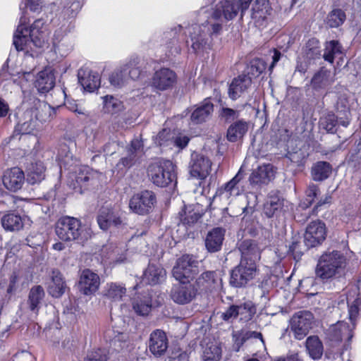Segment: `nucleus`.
I'll use <instances>...</instances> for the list:
<instances>
[{
  "label": "nucleus",
  "instance_id": "2",
  "mask_svg": "<svg viewBox=\"0 0 361 361\" xmlns=\"http://www.w3.org/2000/svg\"><path fill=\"white\" fill-rule=\"evenodd\" d=\"M197 22L185 27L183 32L187 37L185 42L189 50L203 56L212 49L213 37L219 35H212L207 22L200 20L199 13H197Z\"/></svg>",
  "mask_w": 361,
  "mask_h": 361
},
{
  "label": "nucleus",
  "instance_id": "25",
  "mask_svg": "<svg viewBox=\"0 0 361 361\" xmlns=\"http://www.w3.org/2000/svg\"><path fill=\"white\" fill-rule=\"evenodd\" d=\"M143 154V144L140 140L134 139L127 149L126 157L121 158L118 164L130 168L136 164Z\"/></svg>",
  "mask_w": 361,
  "mask_h": 361
},
{
  "label": "nucleus",
  "instance_id": "60",
  "mask_svg": "<svg viewBox=\"0 0 361 361\" xmlns=\"http://www.w3.org/2000/svg\"><path fill=\"white\" fill-rule=\"evenodd\" d=\"M266 69V63L262 59H255L251 63L248 69V75L252 77H258Z\"/></svg>",
  "mask_w": 361,
  "mask_h": 361
},
{
  "label": "nucleus",
  "instance_id": "20",
  "mask_svg": "<svg viewBox=\"0 0 361 361\" xmlns=\"http://www.w3.org/2000/svg\"><path fill=\"white\" fill-rule=\"evenodd\" d=\"M79 83L89 92L97 90L100 85V76L98 73L87 68H80L78 73Z\"/></svg>",
  "mask_w": 361,
  "mask_h": 361
},
{
  "label": "nucleus",
  "instance_id": "50",
  "mask_svg": "<svg viewBox=\"0 0 361 361\" xmlns=\"http://www.w3.org/2000/svg\"><path fill=\"white\" fill-rule=\"evenodd\" d=\"M240 177L237 174L230 181L226 183L224 186L219 189V193L224 198H230L232 196H237L239 195V188L237 186L240 180Z\"/></svg>",
  "mask_w": 361,
  "mask_h": 361
},
{
  "label": "nucleus",
  "instance_id": "16",
  "mask_svg": "<svg viewBox=\"0 0 361 361\" xmlns=\"http://www.w3.org/2000/svg\"><path fill=\"white\" fill-rule=\"evenodd\" d=\"M212 162L201 154H192L190 173L194 178L204 179L210 173Z\"/></svg>",
  "mask_w": 361,
  "mask_h": 361
},
{
  "label": "nucleus",
  "instance_id": "38",
  "mask_svg": "<svg viewBox=\"0 0 361 361\" xmlns=\"http://www.w3.org/2000/svg\"><path fill=\"white\" fill-rule=\"evenodd\" d=\"M45 171L46 168L41 161L32 164L27 171V182L31 185L40 183L44 179Z\"/></svg>",
  "mask_w": 361,
  "mask_h": 361
},
{
  "label": "nucleus",
  "instance_id": "5",
  "mask_svg": "<svg viewBox=\"0 0 361 361\" xmlns=\"http://www.w3.org/2000/svg\"><path fill=\"white\" fill-rule=\"evenodd\" d=\"M346 265V258L339 251L324 252L319 259L315 274L322 281H327L340 274Z\"/></svg>",
  "mask_w": 361,
  "mask_h": 361
},
{
  "label": "nucleus",
  "instance_id": "3",
  "mask_svg": "<svg viewBox=\"0 0 361 361\" xmlns=\"http://www.w3.org/2000/svg\"><path fill=\"white\" fill-rule=\"evenodd\" d=\"M55 232L62 241H73L82 245L92 236V231L89 227L82 225L78 219L68 216L58 220Z\"/></svg>",
  "mask_w": 361,
  "mask_h": 361
},
{
  "label": "nucleus",
  "instance_id": "48",
  "mask_svg": "<svg viewBox=\"0 0 361 361\" xmlns=\"http://www.w3.org/2000/svg\"><path fill=\"white\" fill-rule=\"evenodd\" d=\"M306 348L314 360L319 359L323 354V345L317 336H310L306 341Z\"/></svg>",
  "mask_w": 361,
  "mask_h": 361
},
{
  "label": "nucleus",
  "instance_id": "34",
  "mask_svg": "<svg viewBox=\"0 0 361 361\" xmlns=\"http://www.w3.org/2000/svg\"><path fill=\"white\" fill-rule=\"evenodd\" d=\"M133 308L141 316L147 315L152 310V295L149 291L137 294L133 299Z\"/></svg>",
  "mask_w": 361,
  "mask_h": 361
},
{
  "label": "nucleus",
  "instance_id": "35",
  "mask_svg": "<svg viewBox=\"0 0 361 361\" xmlns=\"http://www.w3.org/2000/svg\"><path fill=\"white\" fill-rule=\"evenodd\" d=\"M225 231L221 228H214L209 231L205 239V246L210 252L220 250L224 239Z\"/></svg>",
  "mask_w": 361,
  "mask_h": 361
},
{
  "label": "nucleus",
  "instance_id": "9",
  "mask_svg": "<svg viewBox=\"0 0 361 361\" xmlns=\"http://www.w3.org/2000/svg\"><path fill=\"white\" fill-rule=\"evenodd\" d=\"M156 202V196L152 191L144 190L130 198L129 207L137 214L146 215L152 211Z\"/></svg>",
  "mask_w": 361,
  "mask_h": 361
},
{
  "label": "nucleus",
  "instance_id": "47",
  "mask_svg": "<svg viewBox=\"0 0 361 361\" xmlns=\"http://www.w3.org/2000/svg\"><path fill=\"white\" fill-rule=\"evenodd\" d=\"M331 173V166L326 161H319L312 168V176L315 181H322L326 179Z\"/></svg>",
  "mask_w": 361,
  "mask_h": 361
},
{
  "label": "nucleus",
  "instance_id": "33",
  "mask_svg": "<svg viewBox=\"0 0 361 361\" xmlns=\"http://www.w3.org/2000/svg\"><path fill=\"white\" fill-rule=\"evenodd\" d=\"M166 276L165 270L158 264H149L142 276V282L149 285L161 283Z\"/></svg>",
  "mask_w": 361,
  "mask_h": 361
},
{
  "label": "nucleus",
  "instance_id": "12",
  "mask_svg": "<svg viewBox=\"0 0 361 361\" xmlns=\"http://www.w3.org/2000/svg\"><path fill=\"white\" fill-rule=\"evenodd\" d=\"M97 223L99 228L104 231L124 224L121 212L107 207L100 209L97 216Z\"/></svg>",
  "mask_w": 361,
  "mask_h": 361
},
{
  "label": "nucleus",
  "instance_id": "29",
  "mask_svg": "<svg viewBox=\"0 0 361 361\" xmlns=\"http://www.w3.org/2000/svg\"><path fill=\"white\" fill-rule=\"evenodd\" d=\"M29 110H34V119L36 122H47L52 119L56 114L55 109L44 102L35 100L33 106L27 108Z\"/></svg>",
  "mask_w": 361,
  "mask_h": 361
},
{
  "label": "nucleus",
  "instance_id": "46",
  "mask_svg": "<svg viewBox=\"0 0 361 361\" xmlns=\"http://www.w3.org/2000/svg\"><path fill=\"white\" fill-rule=\"evenodd\" d=\"M4 228L10 231H18L23 227L22 217L15 213H8L1 218Z\"/></svg>",
  "mask_w": 361,
  "mask_h": 361
},
{
  "label": "nucleus",
  "instance_id": "40",
  "mask_svg": "<svg viewBox=\"0 0 361 361\" xmlns=\"http://www.w3.org/2000/svg\"><path fill=\"white\" fill-rule=\"evenodd\" d=\"M66 283L62 274L57 270L52 271L51 282L49 286L48 292L54 298L61 297L65 292Z\"/></svg>",
  "mask_w": 361,
  "mask_h": 361
},
{
  "label": "nucleus",
  "instance_id": "55",
  "mask_svg": "<svg viewBox=\"0 0 361 361\" xmlns=\"http://www.w3.org/2000/svg\"><path fill=\"white\" fill-rule=\"evenodd\" d=\"M341 54V46L338 42L332 40L329 42L325 48L324 59L325 61L333 63L334 55Z\"/></svg>",
  "mask_w": 361,
  "mask_h": 361
},
{
  "label": "nucleus",
  "instance_id": "24",
  "mask_svg": "<svg viewBox=\"0 0 361 361\" xmlns=\"http://www.w3.org/2000/svg\"><path fill=\"white\" fill-rule=\"evenodd\" d=\"M143 154V144L140 140L134 139L127 149L126 157L121 158L118 164L130 168L136 164Z\"/></svg>",
  "mask_w": 361,
  "mask_h": 361
},
{
  "label": "nucleus",
  "instance_id": "7",
  "mask_svg": "<svg viewBox=\"0 0 361 361\" xmlns=\"http://www.w3.org/2000/svg\"><path fill=\"white\" fill-rule=\"evenodd\" d=\"M257 272L256 263L241 259L239 265L231 271L230 283L236 288L243 287L255 278Z\"/></svg>",
  "mask_w": 361,
  "mask_h": 361
},
{
  "label": "nucleus",
  "instance_id": "26",
  "mask_svg": "<svg viewBox=\"0 0 361 361\" xmlns=\"http://www.w3.org/2000/svg\"><path fill=\"white\" fill-rule=\"evenodd\" d=\"M274 172L273 166L268 164L259 166L254 170L250 174L249 180L251 185L254 186H260L266 185L273 178Z\"/></svg>",
  "mask_w": 361,
  "mask_h": 361
},
{
  "label": "nucleus",
  "instance_id": "22",
  "mask_svg": "<svg viewBox=\"0 0 361 361\" xmlns=\"http://www.w3.org/2000/svg\"><path fill=\"white\" fill-rule=\"evenodd\" d=\"M143 154V144L140 140L134 139L127 149L126 157L121 158L118 164L130 168L136 164Z\"/></svg>",
  "mask_w": 361,
  "mask_h": 361
},
{
  "label": "nucleus",
  "instance_id": "11",
  "mask_svg": "<svg viewBox=\"0 0 361 361\" xmlns=\"http://www.w3.org/2000/svg\"><path fill=\"white\" fill-rule=\"evenodd\" d=\"M314 317L308 311H301L295 314L290 319V329L295 338L302 339L312 328Z\"/></svg>",
  "mask_w": 361,
  "mask_h": 361
},
{
  "label": "nucleus",
  "instance_id": "37",
  "mask_svg": "<svg viewBox=\"0 0 361 361\" xmlns=\"http://www.w3.org/2000/svg\"><path fill=\"white\" fill-rule=\"evenodd\" d=\"M352 300V293L348 295L347 297L341 296L340 300L338 302V307L343 305L345 306V303L348 307V317L349 319L352 322L353 326L355 325V321L358 316L359 307L361 305V300L359 297H357L353 301Z\"/></svg>",
  "mask_w": 361,
  "mask_h": 361
},
{
  "label": "nucleus",
  "instance_id": "59",
  "mask_svg": "<svg viewBox=\"0 0 361 361\" xmlns=\"http://www.w3.org/2000/svg\"><path fill=\"white\" fill-rule=\"evenodd\" d=\"M319 193V188L317 185L310 184L306 191L307 198L299 205L300 209H305L308 208L313 202L314 198Z\"/></svg>",
  "mask_w": 361,
  "mask_h": 361
},
{
  "label": "nucleus",
  "instance_id": "39",
  "mask_svg": "<svg viewBox=\"0 0 361 361\" xmlns=\"http://www.w3.org/2000/svg\"><path fill=\"white\" fill-rule=\"evenodd\" d=\"M213 110V104L209 101H204L202 104L192 111L190 119L196 124L205 122L211 116Z\"/></svg>",
  "mask_w": 361,
  "mask_h": 361
},
{
  "label": "nucleus",
  "instance_id": "13",
  "mask_svg": "<svg viewBox=\"0 0 361 361\" xmlns=\"http://www.w3.org/2000/svg\"><path fill=\"white\" fill-rule=\"evenodd\" d=\"M326 238L325 224L321 221L311 222L304 235V243L307 248L315 247Z\"/></svg>",
  "mask_w": 361,
  "mask_h": 361
},
{
  "label": "nucleus",
  "instance_id": "64",
  "mask_svg": "<svg viewBox=\"0 0 361 361\" xmlns=\"http://www.w3.org/2000/svg\"><path fill=\"white\" fill-rule=\"evenodd\" d=\"M82 7L81 0H73L68 7L63 8L65 15H68L71 18H73Z\"/></svg>",
  "mask_w": 361,
  "mask_h": 361
},
{
  "label": "nucleus",
  "instance_id": "62",
  "mask_svg": "<svg viewBox=\"0 0 361 361\" xmlns=\"http://www.w3.org/2000/svg\"><path fill=\"white\" fill-rule=\"evenodd\" d=\"M90 169L87 166H82L79 169L78 173L75 176V182L78 186L82 188L84 183L90 180Z\"/></svg>",
  "mask_w": 361,
  "mask_h": 361
},
{
  "label": "nucleus",
  "instance_id": "56",
  "mask_svg": "<svg viewBox=\"0 0 361 361\" xmlns=\"http://www.w3.org/2000/svg\"><path fill=\"white\" fill-rule=\"evenodd\" d=\"M345 19V14L342 10L334 9L329 14L327 23L331 27H337L343 23Z\"/></svg>",
  "mask_w": 361,
  "mask_h": 361
},
{
  "label": "nucleus",
  "instance_id": "44",
  "mask_svg": "<svg viewBox=\"0 0 361 361\" xmlns=\"http://www.w3.org/2000/svg\"><path fill=\"white\" fill-rule=\"evenodd\" d=\"M142 60L138 56L131 57L128 62L122 65L125 73H127L128 79L136 80L142 73Z\"/></svg>",
  "mask_w": 361,
  "mask_h": 361
},
{
  "label": "nucleus",
  "instance_id": "8",
  "mask_svg": "<svg viewBox=\"0 0 361 361\" xmlns=\"http://www.w3.org/2000/svg\"><path fill=\"white\" fill-rule=\"evenodd\" d=\"M256 313V307L252 302L246 301L239 304L232 305L221 313V319L228 322H232L233 319H238L243 323L251 320Z\"/></svg>",
  "mask_w": 361,
  "mask_h": 361
},
{
  "label": "nucleus",
  "instance_id": "31",
  "mask_svg": "<svg viewBox=\"0 0 361 361\" xmlns=\"http://www.w3.org/2000/svg\"><path fill=\"white\" fill-rule=\"evenodd\" d=\"M238 249L241 253V259H245V262L256 263L260 259V249L254 240L243 241L239 245Z\"/></svg>",
  "mask_w": 361,
  "mask_h": 361
},
{
  "label": "nucleus",
  "instance_id": "6",
  "mask_svg": "<svg viewBox=\"0 0 361 361\" xmlns=\"http://www.w3.org/2000/svg\"><path fill=\"white\" fill-rule=\"evenodd\" d=\"M199 261L193 255H183L173 268V276L181 283H189L199 272Z\"/></svg>",
  "mask_w": 361,
  "mask_h": 361
},
{
  "label": "nucleus",
  "instance_id": "32",
  "mask_svg": "<svg viewBox=\"0 0 361 361\" xmlns=\"http://www.w3.org/2000/svg\"><path fill=\"white\" fill-rule=\"evenodd\" d=\"M38 92L42 94L49 92L55 86V76L51 70L45 69L40 71L35 82Z\"/></svg>",
  "mask_w": 361,
  "mask_h": 361
},
{
  "label": "nucleus",
  "instance_id": "63",
  "mask_svg": "<svg viewBox=\"0 0 361 361\" xmlns=\"http://www.w3.org/2000/svg\"><path fill=\"white\" fill-rule=\"evenodd\" d=\"M108 353L106 349L99 348L90 352L85 359V361H107Z\"/></svg>",
  "mask_w": 361,
  "mask_h": 361
},
{
  "label": "nucleus",
  "instance_id": "36",
  "mask_svg": "<svg viewBox=\"0 0 361 361\" xmlns=\"http://www.w3.org/2000/svg\"><path fill=\"white\" fill-rule=\"evenodd\" d=\"M126 295V288L123 283H108L104 289V296L112 302L122 301Z\"/></svg>",
  "mask_w": 361,
  "mask_h": 361
},
{
  "label": "nucleus",
  "instance_id": "53",
  "mask_svg": "<svg viewBox=\"0 0 361 361\" xmlns=\"http://www.w3.org/2000/svg\"><path fill=\"white\" fill-rule=\"evenodd\" d=\"M329 76L330 72L322 68L314 74L312 79L311 84L312 87L316 90L324 88L330 83V81H329Z\"/></svg>",
  "mask_w": 361,
  "mask_h": 361
},
{
  "label": "nucleus",
  "instance_id": "1",
  "mask_svg": "<svg viewBox=\"0 0 361 361\" xmlns=\"http://www.w3.org/2000/svg\"><path fill=\"white\" fill-rule=\"evenodd\" d=\"M29 22L27 11H23L13 40V44L18 51L29 53L33 47H42L46 42L47 38L44 32L45 21L42 18L37 19L30 27L27 25Z\"/></svg>",
  "mask_w": 361,
  "mask_h": 361
},
{
  "label": "nucleus",
  "instance_id": "57",
  "mask_svg": "<svg viewBox=\"0 0 361 361\" xmlns=\"http://www.w3.org/2000/svg\"><path fill=\"white\" fill-rule=\"evenodd\" d=\"M338 118L334 114H328L320 119V125L327 132L334 133L336 131Z\"/></svg>",
  "mask_w": 361,
  "mask_h": 361
},
{
  "label": "nucleus",
  "instance_id": "30",
  "mask_svg": "<svg viewBox=\"0 0 361 361\" xmlns=\"http://www.w3.org/2000/svg\"><path fill=\"white\" fill-rule=\"evenodd\" d=\"M34 114V110H25L15 128V131L22 135L32 133L37 126Z\"/></svg>",
  "mask_w": 361,
  "mask_h": 361
},
{
  "label": "nucleus",
  "instance_id": "23",
  "mask_svg": "<svg viewBox=\"0 0 361 361\" xmlns=\"http://www.w3.org/2000/svg\"><path fill=\"white\" fill-rule=\"evenodd\" d=\"M143 154V144L140 140L134 139L127 149L126 157L121 158L118 164L130 168L136 164Z\"/></svg>",
  "mask_w": 361,
  "mask_h": 361
},
{
  "label": "nucleus",
  "instance_id": "4",
  "mask_svg": "<svg viewBox=\"0 0 361 361\" xmlns=\"http://www.w3.org/2000/svg\"><path fill=\"white\" fill-rule=\"evenodd\" d=\"M177 167L169 159H157L147 167L149 180L154 185L165 188L177 181Z\"/></svg>",
  "mask_w": 361,
  "mask_h": 361
},
{
  "label": "nucleus",
  "instance_id": "58",
  "mask_svg": "<svg viewBox=\"0 0 361 361\" xmlns=\"http://www.w3.org/2000/svg\"><path fill=\"white\" fill-rule=\"evenodd\" d=\"M173 138V133L169 130L164 129L157 135L154 142L160 147H171V140Z\"/></svg>",
  "mask_w": 361,
  "mask_h": 361
},
{
  "label": "nucleus",
  "instance_id": "43",
  "mask_svg": "<svg viewBox=\"0 0 361 361\" xmlns=\"http://www.w3.org/2000/svg\"><path fill=\"white\" fill-rule=\"evenodd\" d=\"M103 111L111 115L117 114L124 110L123 103L117 97L112 95H106L102 97Z\"/></svg>",
  "mask_w": 361,
  "mask_h": 361
},
{
  "label": "nucleus",
  "instance_id": "45",
  "mask_svg": "<svg viewBox=\"0 0 361 361\" xmlns=\"http://www.w3.org/2000/svg\"><path fill=\"white\" fill-rule=\"evenodd\" d=\"M219 280L215 271H205L197 278L196 285L202 290H208L214 288Z\"/></svg>",
  "mask_w": 361,
  "mask_h": 361
},
{
  "label": "nucleus",
  "instance_id": "17",
  "mask_svg": "<svg viewBox=\"0 0 361 361\" xmlns=\"http://www.w3.org/2000/svg\"><path fill=\"white\" fill-rule=\"evenodd\" d=\"M271 6L268 0H255L252 7L251 17L256 26L259 28L267 25V18L271 14Z\"/></svg>",
  "mask_w": 361,
  "mask_h": 361
},
{
  "label": "nucleus",
  "instance_id": "42",
  "mask_svg": "<svg viewBox=\"0 0 361 361\" xmlns=\"http://www.w3.org/2000/svg\"><path fill=\"white\" fill-rule=\"evenodd\" d=\"M284 207V200L278 196H270L264 204V212L269 217L279 215Z\"/></svg>",
  "mask_w": 361,
  "mask_h": 361
},
{
  "label": "nucleus",
  "instance_id": "19",
  "mask_svg": "<svg viewBox=\"0 0 361 361\" xmlns=\"http://www.w3.org/2000/svg\"><path fill=\"white\" fill-rule=\"evenodd\" d=\"M196 294L194 287L187 283L174 285L171 291V299L178 304H186L190 302Z\"/></svg>",
  "mask_w": 361,
  "mask_h": 361
},
{
  "label": "nucleus",
  "instance_id": "18",
  "mask_svg": "<svg viewBox=\"0 0 361 361\" xmlns=\"http://www.w3.org/2000/svg\"><path fill=\"white\" fill-rule=\"evenodd\" d=\"M149 350L155 357H160L165 353L168 348V339L166 334L160 330L153 331L149 336Z\"/></svg>",
  "mask_w": 361,
  "mask_h": 361
},
{
  "label": "nucleus",
  "instance_id": "51",
  "mask_svg": "<svg viewBox=\"0 0 361 361\" xmlns=\"http://www.w3.org/2000/svg\"><path fill=\"white\" fill-rule=\"evenodd\" d=\"M44 296V291L42 286H37L31 288L29 293L28 303L30 308L33 312H37L39 305Z\"/></svg>",
  "mask_w": 361,
  "mask_h": 361
},
{
  "label": "nucleus",
  "instance_id": "14",
  "mask_svg": "<svg viewBox=\"0 0 361 361\" xmlns=\"http://www.w3.org/2000/svg\"><path fill=\"white\" fill-rule=\"evenodd\" d=\"M100 286L98 274L89 269H84L78 281V290L80 293L89 296L94 294Z\"/></svg>",
  "mask_w": 361,
  "mask_h": 361
},
{
  "label": "nucleus",
  "instance_id": "21",
  "mask_svg": "<svg viewBox=\"0 0 361 361\" xmlns=\"http://www.w3.org/2000/svg\"><path fill=\"white\" fill-rule=\"evenodd\" d=\"M24 180V173L23 171L18 167H14L5 171L2 178L4 185L8 190L13 192L21 188Z\"/></svg>",
  "mask_w": 361,
  "mask_h": 361
},
{
  "label": "nucleus",
  "instance_id": "49",
  "mask_svg": "<svg viewBox=\"0 0 361 361\" xmlns=\"http://www.w3.org/2000/svg\"><path fill=\"white\" fill-rule=\"evenodd\" d=\"M221 357V348L216 342H211L204 348L202 359L204 361H219Z\"/></svg>",
  "mask_w": 361,
  "mask_h": 361
},
{
  "label": "nucleus",
  "instance_id": "10",
  "mask_svg": "<svg viewBox=\"0 0 361 361\" xmlns=\"http://www.w3.org/2000/svg\"><path fill=\"white\" fill-rule=\"evenodd\" d=\"M74 26L70 22L68 25L64 23L60 28L57 29L53 37V47L56 53L61 56H66L73 49V44L71 38L67 33L70 32Z\"/></svg>",
  "mask_w": 361,
  "mask_h": 361
},
{
  "label": "nucleus",
  "instance_id": "28",
  "mask_svg": "<svg viewBox=\"0 0 361 361\" xmlns=\"http://www.w3.org/2000/svg\"><path fill=\"white\" fill-rule=\"evenodd\" d=\"M251 85L252 79L249 75H243L234 78L228 88L229 97L236 100L251 87Z\"/></svg>",
  "mask_w": 361,
  "mask_h": 361
},
{
  "label": "nucleus",
  "instance_id": "52",
  "mask_svg": "<svg viewBox=\"0 0 361 361\" xmlns=\"http://www.w3.org/2000/svg\"><path fill=\"white\" fill-rule=\"evenodd\" d=\"M197 207L190 205L185 207L183 214H180V220L184 224L192 225L196 223L201 217V214L199 212Z\"/></svg>",
  "mask_w": 361,
  "mask_h": 361
},
{
  "label": "nucleus",
  "instance_id": "41",
  "mask_svg": "<svg viewBox=\"0 0 361 361\" xmlns=\"http://www.w3.org/2000/svg\"><path fill=\"white\" fill-rule=\"evenodd\" d=\"M249 124L243 121L239 120L231 124L227 130V138L230 142H236L241 139L247 132Z\"/></svg>",
  "mask_w": 361,
  "mask_h": 361
},
{
  "label": "nucleus",
  "instance_id": "61",
  "mask_svg": "<svg viewBox=\"0 0 361 361\" xmlns=\"http://www.w3.org/2000/svg\"><path fill=\"white\" fill-rule=\"evenodd\" d=\"M305 53L307 58L313 59L318 57L320 55L319 41L316 39H310L305 47Z\"/></svg>",
  "mask_w": 361,
  "mask_h": 361
},
{
  "label": "nucleus",
  "instance_id": "54",
  "mask_svg": "<svg viewBox=\"0 0 361 361\" xmlns=\"http://www.w3.org/2000/svg\"><path fill=\"white\" fill-rule=\"evenodd\" d=\"M109 80L111 85L121 87L126 83L128 79L127 73H125L121 66L110 75Z\"/></svg>",
  "mask_w": 361,
  "mask_h": 361
},
{
  "label": "nucleus",
  "instance_id": "15",
  "mask_svg": "<svg viewBox=\"0 0 361 361\" xmlns=\"http://www.w3.org/2000/svg\"><path fill=\"white\" fill-rule=\"evenodd\" d=\"M176 81V74L172 70L162 68L155 71L152 78V85L159 90L171 87Z\"/></svg>",
  "mask_w": 361,
  "mask_h": 361
},
{
  "label": "nucleus",
  "instance_id": "27",
  "mask_svg": "<svg viewBox=\"0 0 361 361\" xmlns=\"http://www.w3.org/2000/svg\"><path fill=\"white\" fill-rule=\"evenodd\" d=\"M326 336L329 341L339 343L343 339L350 340L353 337L352 329L347 323L338 322L329 326L326 331Z\"/></svg>",
  "mask_w": 361,
  "mask_h": 361
}]
</instances>
